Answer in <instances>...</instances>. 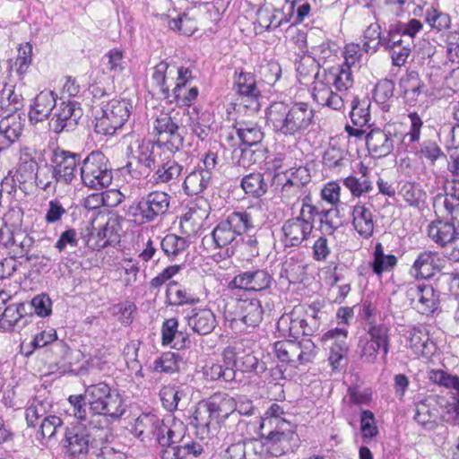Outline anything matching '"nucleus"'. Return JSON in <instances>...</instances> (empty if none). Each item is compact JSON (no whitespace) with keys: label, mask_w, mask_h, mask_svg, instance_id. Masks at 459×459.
I'll use <instances>...</instances> for the list:
<instances>
[{"label":"nucleus","mask_w":459,"mask_h":459,"mask_svg":"<svg viewBox=\"0 0 459 459\" xmlns=\"http://www.w3.org/2000/svg\"><path fill=\"white\" fill-rule=\"evenodd\" d=\"M85 398L91 414L89 424L94 428H103L100 425L101 421L108 425L109 420L120 419L126 411L125 400L120 394L103 382L87 386Z\"/></svg>","instance_id":"obj_1"},{"label":"nucleus","mask_w":459,"mask_h":459,"mask_svg":"<svg viewBox=\"0 0 459 459\" xmlns=\"http://www.w3.org/2000/svg\"><path fill=\"white\" fill-rule=\"evenodd\" d=\"M302 204L297 216L286 220L281 227V241L285 247H299L308 239L313 229L317 208L311 204V197L301 199Z\"/></svg>","instance_id":"obj_2"},{"label":"nucleus","mask_w":459,"mask_h":459,"mask_svg":"<svg viewBox=\"0 0 459 459\" xmlns=\"http://www.w3.org/2000/svg\"><path fill=\"white\" fill-rule=\"evenodd\" d=\"M182 429V421L172 419L161 420L154 414L143 413L134 420L131 432L143 441L154 439L157 443L168 441L169 438L178 437Z\"/></svg>","instance_id":"obj_3"},{"label":"nucleus","mask_w":459,"mask_h":459,"mask_svg":"<svg viewBox=\"0 0 459 459\" xmlns=\"http://www.w3.org/2000/svg\"><path fill=\"white\" fill-rule=\"evenodd\" d=\"M254 228V220L247 211L233 212L219 221L211 233L216 248L237 243L240 237Z\"/></svg>","instance_id":"obj_4"},{"label":"nucleus","mask_w":459,"mask_h":459,"mask_svg":"<svg viewBox=\"0 0 459 459\" xmlns=\"http://www.w3.org/2000/svg\"><path fill=\"white\" fill-rule=\"evenodd\" d=\"M170 200L164 191H152L129 205L126 214L138 224L153 222L167 213Z\"/></svg>","instance_id":"obj_5"},{"label":"nucleus","mask_w":459,"mask_h":459,"mask_svg":"<svg viewBox=\"0 0 459 459\" xmlns=\"http://www.w3.org/2000/svg\"><path fill=\"white\" fill-rule=\"evenodd\" d=\"M132 109V103L126 99L111 100L95 117V133L104 136L114 135L128 120Z\"/></svg>","instance_id":"obj_6"},{"label":"nucleus","mask_w":459,"mask_h":459,"mask_svg":"<svg viewBox=\"0 0 459 459\" xmlns=\"http://www.w3.org/2000/svg\"><path fill=\"white\" fill-rule=\"evenodd\" d=\"M80 176L83 186L96 190L108 187L113 179L108 160L99 151L91 152L82 161Z\"/></svg>","instance_id":"obj_7"},{"label":"nucleus","mask_w":459,"mask_h":459,"mask_svg":"<svg viewBox=\"0 0 459 459\" xmlns=\"http://www.w3.org/2000/svg\"><path fill=\"white\" fill-rule=\"evenodd\" d=\"M178 111H165L156 108L152 117V132L158 136L159 142L166 144L171 151H178L183 146L184 138L179 132L177 120Z\"/></svg>","instance_id":"obj_8"},{"label":"nucleus","mask_w":459,"mask_h":459,"mask_svg":"<svg viewBox=\"0 0 459 459\" xmlns=\"http://www.w3.org/2000/svg\"><path fill=\"white\" fill-rule=\"evenodd\" d=\"M264 437L263 449L273 456H281L293 449L296 441L295 426L292 423H281L278 427H273Z\"/></svg>","instance_id":"obj_9"},{"label":"nucleus","mask_w":459,"mask_h":459,"mask_svg":"<svg viewBox=\"0 0 459 459\" xmlns=\"http://www.w3.org/2000/svg\"><path fill=\"white\" fill-rule=\"evenodd\" d=\"M50 163L56 175V183L70 185L76 178L78 167H81V157L79 154L56 149L53 151Z\"/></svg>","instance_id":"obj_10"},{"label":"nucleus","mask_w":459,"mask_h":459,"mask_svg":"<svg viewBox=\"0 0 459 459\" xmlns=\"http://www.w3.org/2000/svg\"><path fill=\"white\" fill-rule=\"evenodd\" d=\"M398 134L394 125H386L383 129L373 128L366 135V144L375 157H385L394 150Z\"/></svg>","instance_id":"obj_11"},{"label":"nucleus","mask_w":459,"mask_h":459,"mask_svg":"<svg viewBox=\"0 0 459 459\" xmlns=\"http://www.w3.org/2000/svg\"><path fill=\"white\" fill-rule=\"evenodd\" d=\"M234 90L243 106L251 112L260 109L261 92L257 88L255 76L251 73L240 72L234 79Z\"/></svg>","instance_id":"obj_12"},{"label":"nucleus","mask_w":459,"mask_h":459,"mask_svg":"<svg viewBox=\"0 0 459 459\" xmlns=\"http://www.w3.org/2000/svg\"><path fill=\"white\" fill-rule=\"evenodd\" d=\"M47 347H49L50 351L57 356L65 355L69 350L64 341L57 339L55 329L44 330L35 334L29 343L23 342L21 345V350L26 357H29L35 350Z\"/></svg>","instance_id":"obj_13"},{"label":"nucleus","mask_w":459,"mask_h":459,"mask_svg":"<svg viewBox=\"0 0 459 459\" xmlns=\"http://www.w3.org/2000/svg\"><path fill=\"white\" fill-rule=\"evenodd\" d=\"M446 264L445 259L438 252L421 251L410 269V273L416 279H429L440 272Z\"/></svg>","instance_id":"obj_14"},{"label":"nucleus","mask_w":459,"mask_h":459,"mask_svg":"<svg viewBox=\"0 0 459 459\" xmlns=\"http://www.w3.org/2000/svg\"><path fill=\"white\" fill-rule=\"evenodd\" d=\"M82 116V109L76 102H61L53 114L49 122L51 129L59 134L63 131L73 130Z\"/></svg>","instance_id":"obj_15"},{"label":"nucleus","mask_w":459,"mask_h":459,"mask_svg":"<svg viewBox=\"0 0 459 459\" xmlns=\"http://www.w3.org/2000/svg\"><path fill=\"white\" fill-rule=\"evenodd\" d=\"M312 98L319 105L328 107L333 110H342L344 108L343 97L332 90V85L325 80L322 74L315 76L312 87Z\"/></svg>","instance_id":"obj_16"},{"label":"nucleus","mask_w":459,"mask_h":459,"mask_svg":"<svg viewBox=\"0 0 459 459\" xmlns=\"http://www.w3.org/2000/svg\"><path fill=\"white\" fill-rule=\"evenodd\" d=\"M348 331L344 328H334L327 331L321 338L330 349L329 362L333 369L340 366L341 360L348 352L346 343Z\"/></svg>","instance_id":"obj_17"},{"label":"nucleus","mask_w":459,"mask_h":459,"mask_svg":"<svg viewBox=\"0 0 459 459\" xmlns=\"http://www.w3.org/2000/svg\"><path fill=\"white\" fill-rule=\"evenodd\" d=\"M264 313L262 302L258 299L240 298L236 303L234 319L248 327H255L262 322Z\"/></svg>","instance_id":"obj_18"},{"label":"nucleus","mask_w":459,"mask_h":459,"mask_svg":"<svg viewBox=\"0 0 459 459\" xmlns=\"http://www.w3.org/2000/svg\"><path fill=\"white\" fill-rule=\"evenodd\" d=\"M272 275L265 270L246 271L237 274L230 282L233 289L260 291L270 287Z\"/></svg>","instance_id":"obj_19"},{"label":"nucleus","mask_w":459,"mask_h":459,"mask_svg":"<svg viewBox=\"0 0 459 459\" xmlns=\"http://www.w3.org/2000/svg\"><path fill=\"white\" fill-rule=\"evenodd\" d=\"M267 125L277 134L294 136L289 106L283 102H274L266 111Z\"/></svg>","instance_id":"obj_20"},{"label":"nucleus","mask_w":459,"mask_h":459,"mask_svg":"<svg viewBox=\"0 0 459 459\" xmlns=\"http://www.w3.org/2000/svg\"><path fill=\"white\" fill-rule=\"evenodd\" d=\"M24 118L17 112L6 114L0 120V151L15 143L22 135Z\"/></svg>","instance_id":"obj_21"},{"label":"nucleus","mask_w":459,"mask_h":459,"mask_svg":"<svg viewBox=\"0 0 459 459\" xmlns=\"http://www.w3.org/2000/svg\"><path fill=\"white\" fill-rule=\"evenodd\" d=\"M278 329L290 337L297 338L307 335V318H305V307L296 306L289 314L282 315L278 323Z\"/></svg>","instance_id":"obj_22"},{"label":"nucleus","mask_w":459,"mask_h":459,"mask_svg":"<svg viewBox=\"0 0 459 459\" xmlns=\"http://www.w3.org/2000/svg\"><path fill=\"white\" fill-rule=\"evenodd\" d=\"M208 206L205 200L201 204H194L180 219V228L183 233L187 236L195 235L203 227L204 220L209 215Z\"/></svg>","instance_id":"obj_23"},{"label":"nucleus","mask_w":459,"mask_h":459,"mask_svg":"<svg viewBox=\"0 0 459 459\" xmlns=\"http://www.w3.org/2000/svg\"><path fill=\"white\" fill-rule=\"evenodd\" d=\"M351 224L359 237L368 239L375 230V221L371 210L365 204L358 203L351 210Z\"/></svg>","instance_id":"obj_24"},{"label":"nucleus","mask_w":459,"mask_h":459,"mask_svg":"<svg viewBox=\"0 0 459 459\" xmlns=\"http://www.w3.org/2000/svg\"><path fill=\"white\" fill-rule=\"evenodd\" d=\"M189 419L190 424L203 437L218 429L219 422L213 416L208 403H199Z\"/></svg>","instance_id":"obj_25"},{"label":"nucleus","mask_w":459,"mask_h":459,"mask_svg":"<svg viewBox=\"0 0 459 459\" xmlns=\"http://www.w3.org/2000/svg\"><path fill=\"white\" fill-rule=\"evenodd\" d=\"M186 319L192 331L200 335L211 333L217 324L214 313L209 308H194Z\"/></svg>","instance_id":"obj_26"},{"label":"nucleus","mask_w":459,"mask_h":459,"mask_svg":"<svg viewBox=\"0 0 459 459\" xmlns=\"http://www.w3.org/2000/svg\"><path fill=\"white\" fill-rule=\"evenodd\" d=\"M293 134L304 132L313 123L315 111L307 102H296L289 107Z\"/></svg>","instance_id":"obj_27"},{"label":"nucleus","mask_w":459,"mask_h":459,"mask_svg":"<svg viewBox=\"0 0 459 459\" xmlns=\"http://www.w3.org/2000/svg\"><path fill=\"white\" fill-rule=\"evenodd\" d=\"M263 444L251 439L232 444L226 450V459H261Z\"/></svg>","instance_id":"obj_28"},{"label":"nucleus","mask_w":459,"mask_h":459,"mask_svg":"<svg viewBox=\"0 0 459 459\" xmlns=\"http://www.w3.org/2000/svg\"><path fill=\"white\" fill-rule=\"evenodd\" d=\"M90 435L82 426L68 428L65 431V446L72 455L88 452Z\"/></svg>","instance_id":"obj_29"},{"label":"nucleus","mask_w":459,"mask_h":459,"mask_svg":"<svg viewBox=\"0 0 459 459\" xmlns=\"http://www.w3.org/2000/svg\"><path fill=\"white\" fill-rule=\"evenodd\" d=\"M322 74L325 76V80L339 92L346 91L353 85V74L348 66L342 65L332 66L325 69Z\"/></svg>","instance_id":"obj_30"},{"label":"nucleus","mask_w":459,"mask_h":459,"mask_svg":"<svg viewBox=\"0 0 459 459\" xmlns=\"http://www.w3.org/2000/svg\"><path fill=\"white\" fill-rule=\"evenodd\" d=\"M186 126H188L192 134L199 139L204 140L210 132V115L201 112L195 107L189 108L186 111Z\"/></svg>","instance_id":"obj_31"},{"label":"nucleus","mask_w":459,"mask_h":459,"mask_svg":"<svg viewBox=\"0 0 459 459\" xmlns=\"http://www.w3.org/2000/svg\"><path fill=\"white\" fill-rule=\"evenodd\" d=\"M428 235L436 244L446 247L458 233L455 230L454 223L435 221L429 225Z\"/></svg>","instance_id":"obj_32"},{"label":"nucleus","mask_w":459,"mask_h":459,"mask_svg":"<svg viewBox=\"0 0 459 459\" xmlns=\"http://www.w3.org/2000/svg\"><path fill=\"white\" fill-rule=\"evenodd\" d=\"M398 263L394 255H385L384 247L380 242L376 243L373 251V259L369 265L377 277H382L383 273L391 272Z\"/></svg>","instance_id":"obj_33"},{"label":"nucleus","mask_w":459,"mask_h":459,"mask_svg":"<svg viewBox=\"0 0 459 459\" xmlns=\"http://www.w3.org/2000/svg\"><path fill=\"white\" fill-rule=\"evenodd\" d=\"M56 106V98L53 91H43L35 98L31 110L30 111V120L37 122L47 118Z\"/></svg>","instance_id":"obj_34"},{"label":"nucleus","mask_w":459,"mask_h":459,"mask_svg":"<svg viewBox=\"0 0 459 459\" xmlns=\"http://www.w3.org/2000/svg\"><path fill=\"white\" fill-rule=\"evenodd\" d=\"M208 404L219 423L228 419L238 407L237 400L229 394L214 395Z\"/></svg>","instance_id":"obj_35"},{"label":"nucleus","mask_w":459,"mask_h":459,"mask_svg":"<svg viewBox=\"0 0 459 459\" xmlns=\"http://www.w3.org/2000/svg\"><path fill=\"white\" fill-rule=\"evenodd\" d=\"M236 130L244 145L262 147L261 142L264 134L256 123L252 121L240 122L238 124Z\"/></svg>","instance_id":"obj_36"},{"label":"nucleus","mask_w":459,"mask_h":459,"mask_svg":"<svg viewBox=\"0 0 459 459\" xmlns=\"http://www.w3.org/2000/svg\"><path fill=\"white\" fill-rule=\"evenodd\" d=\"M245 145L233 151L232 159L234 162L243 168H249L251 165L260 163L265 159V150L263 147Z\"/></svg>","instance_id":"obj_37"},{"label":"nucleus","mask_w":459,"mask_h":459,"mask_svg":"<svg viewBox=\"0 0 459 459\" xmlns=\"http://www.w3.org/2000/svg\"><path fill=\"white\" fill-rule=\"evenodd\" d=\"M212 179V174L206 170L195 169L190 172L184 181V188L187 195L201 194L206 189Z\"/></svg>","instance_id":"obj_38"},{"label":"nucleus","mask_w":459,"mask_h":459,"mask_svg":"<svg viewBox=\"0 0 459 459\" xmlns=\"http://www.w3.org/2000/svg\"><path fill=\"white\" fill-rule=\"evenodd\" d=\"M163 22L173 31L179 32L183 35L191 36L197 30V22L195 18L190 17L187 13H183L178 18H170L168 15H160Z\"/></svg>","instance_id":"obj_39"},{"label":"nucleus","mask_w":459,"mask_h":459,"mask_svg":"<svg viewBox=\"0 0 459 459\" xmlns=\"http://www.w3.org/2000/svg\"><path fill=\"white\" fill-rule=\"evenodd\" d=\"M240 186L247 195L255 198L264 195L268 190V185L260 172L246 175L242 178Z\"/></svg>","instance_id":"obj_40"},{"label":"nucleus","mask_w":459,"mask_h":459,"mask_svg":"<svg viewBox=\"0 0 459 459\" xmlns=\"http://www.w3.org/2000/svg\"><path fill=\"white\" fill-rule=\"evenodd\" d=\"M203 374L207 380H221L230 383L236 378V370L232 367H225L220 363L209 362L203 368Z\"/></svg>","instance_id":"obj_41"},{"label":"nucleus","mask_w":459,"mask_h":459,"mask_svg":"<svg viewBox=\"0 0 459 459\" xmlns=\"http://www.w3.org/2000/svg\"><path fill=\"white\" fill-rule=\"evenodd\" d=\"M186 433V428L182 423V429L178 437L169 438V435H166L165 439L168 438L167 442L158 443L160 446V459H185V452L180 447Z\"/></svg>","instance_id":"obj_42"},{"label":"nucleus","mask_w":459,"mask_h":459,"mask_svg":"<svg viewBox=\"0 0 459 459\" xmlns=\"http://www.w3.org/2000/svg\"><path fill=\"white\" fill-rule=\"evenodd\" d=\"M118 229L117 219L115 217L108 218L107 222L97 232L96 238L98 240L93 246V248H103L112 242L117 241L119 237Z\"/></svg>","instance_id":"obj_43"},{"label":"nucleus","mask_w":459,"mask_h":459,"mask_svg":"<svg viewBox=\"0 0 459 459\" xmlns=\"http://www.w3.org/2000/svg\"><path fill=\"white\" fill-rule=\"evenodd\" d=\"M370 102L368 100H359L355 98L351 102V111L350 113V117L352 124L355 126L359 127H369L368 124L370 121V112H369Z\"/></svg>","instance_id":"obj_44"},{"label":"nucleus","mask_w":459,"mask_h":459,"mask_svg":"<svg viewBox=\"0 0 459 459\" xmlns=\"http://www.w3.org/2000/svg\"><path fill=\"white\" fill-rule=\"evenodd\" d=\"M152 79L160 89L164 98H169V88L172 86V83H169V80H171L170 65L166 62H160L155 65L153 67Z\"/></svg>","instance_id":"obj_45"},{"label":"nucleus","mask_w":459,"mask_h":459,"mask_svg":"<svg viewBox=\"0 0 459 459\" xmlns=\"http://www.w3.org/2000/svg\"><path fill=\"white\" fill-rule=\"evenodd\" d=\"M24 305L22 303H5L0 316V328L11 330L22 317Z\"/></svg>","instance_id":"obj_46"},{"label":"nucleus","mask_w":459,"mask_h":459,"mask_svg":"<svg viewBox=\"0 0 459 459\" xmlns=\"http://www.w3.org/2000/svg\"><path fill=\"white\" fill-rule=\"evenodd\" d=\"M167 302L170 306H182L185 304H195L199 301L198 298L194 297L191 293L186 290L178 288L176 281H170L169 283L166 291Z\"/></svg>","instance_id":"obj_47"},{"label":"nucleus","mask_w":459,"mask_h":459,"mask_svg":"<svg viewBox=\"0 0 459 459\" xmlns=\"http://www.w3.org/2000/svg\"><path fill=\"white\" fill-rule=\"evenodd\" d=\"M420 304H416V308L421 314H429L437 308L439 295L432 285L422 284Z\"/></svg>","instance_id":"obj_48"},{"label":"nucleus","mask_w":459,"mask_h":459,"mask_svg":"<svg viewBox=\"0 0 459 459\" xmlns=\"http://www.w3.org/2000/svg\"><path fill=\"white\" fill-rule=\"evenodd\" d=\"M36 186L44 191H53L56 186V175L51 163L38 167L33 181Z\"/></svg>","instance_id":"obj_49"},{"label":"nucleus","mask_w":459,"mask_h":459,"mask_svg":"<svg viewBox=\"0 0 459 459\" xmlns=\"http://www.w3.org/2000/svg\"><path fill=\"white\" fill-rule=\"evenodd\" d=\"M343 185L352 196L359 198L373 190V181L369 178L349 176L343 179Z\"/></svg>","instance_id":"obj_50"},{"label":"nucleus","mask_w":459,"mask_h":459,"mask_svg":"<svg viewBox=\"0 0 459 459\" xmlns=\"http://www.w3.org/2000/svg\"><path fill=\"white\" fill-rule=\"evenodd\" d=\"M424 19L427 24L437 31L446 30L451 26L450 16L434 7L426 9Z\"/></svg>","instance_id":"obj_51"},{"label":"nucleus","mask_w":459,"mask_h":459,"mask_svg":"<svg viewBox=\"0 0 459 459\" xmlns=\"http://www.w3.org/2000/svg\"><path fill=\"white\" fill-rule=\"evenodd\" d=\"M182 167L173 160H168L161 165L158 166V169L154 174L155 183H169L170 181L177 179L181 174Z\"/></svg>","instance_id":"obj_52"},{"label":"nucleus","mask_w":459,"mask_h":459,"mask_svg":"<svg viewBox=\"0 0 459 459\" xmlns=\"http://www.w3.org/2000/svg\"><path fill=\"white\" fill-rule=\"evenodd\" d=\"M394 83L391 80H382L375 87L374 99L376 102L382 106L383 110H388L389 102L394 97Z\"/></svg>","instance_id":"obj_53"},{"label":"nucleus","mask_w":459,"mask_h":459,"mask_svg":"<svg viewBox=\"0 0 459 459\" xmlns=\"http://www.w3.org/2000/svg\"><path fill=\"white\" fill-rule=\"evenodd\" d=\"M283 21L284 17L280 10H270L268 7H264L257 12V22L266 30L280 27Z\"/></svg>","instance_id":"obj_54"},{"label":"nucleus","mask_w":459,"mask_h":459,"mask_svg":"<svg viewBox=\"0 0 459 459\" xmlns=\"http://www.w3.org/2000/svg\"><path fill=\"white\" fill-rule=\"evenodd\" d=\"M363 39L364 52H377L381 46V44H378V41L384 39V37H382L380 25L377 22L370 23L364 31Z\"/></svg>","instance_id":"obj_55"},{"label":"nucleus","mask_w":459,"mask_h":459,"mask_svg":"<svg viewBox=\"0 0 459 459\" xmlns=\"http://www.w3.org/2000/svg\"><path fill=\"white\" fill-rule=\"evenodd\" d=\"M369 341L382 348L383 358L385 359L389 351V328L385 325H375L368 330Z\"/></svg>","instance_id":"obj_56"},{"label":"nucleus","mask_w":459,"mask_h":459,"mask_svg":"<svg viewBox=\"0 0 459 459\" xmlns=\"http://www.w3.org/2000/svg\"><path fill=\"white\" fill-rule=\"evenodd\" d=\"M316 214L319 215L320 229L325 234H333L341 225L339 211L336 208L317 211Z\"/></svg>","instance_id":"obj_57"},{"label":"nucleus","mask_w":459,"mask_h":459,"mask_svg":"<svg viewBox=\"0 0 459 459\" xmlns=\"http://www.w3.org/2000/svg\"><path fill=\"white\" fill-rule=\"evenodd\" d=\"M325 312L321 310L319 303H312L305 307V318H307V336L312 335L321 325V321L325 316Z\"/></svg>","instance_id":"obj_58"},{"label":"nucleus","mask_w":459,"mask_h":459,"mask_svg":"<svg viewBox=\"0 0 459 459\" xmlns=\"http://www.w3.org/2000/svg\"><path fill=\"white\" fill-rule=\"evenodd\" d=\"M170 76L171 81L175 82L173 92L176 99H179L181 96V91L183 87L192 80V72L187 67H178L170 65Z\"/></svg>","instance_id":"obj_59"},{"label":"nucleus","mask_w":459,"mask_h":459,"mask_svg":"<svg viewBox=\"0 0 459 459\" xmlns=\"http://www.w3.org/2000/svg\"><path fill=\"white\" fill-rule=\"evenodd\" d=\"M62 420L56 415H48L42 420L39 425V434L42 439L47 441L43 443V445H47L48 441L55 437L56 433L62 428Z\"/></svg>","instance_id":"obj_60"},{"label":"nucleus","mask_w":459,"mask_h":459,"mask_svg":"<svg viewBox=\"0 0 459 459\" xmlns=\"http://www.w3.org/2000/svg\"><path fill=\"white\" fill-rule=\"evenodd\" d=\"M107 67L113 77L120 75L125 68L124 51L119 48H112L105 54Z\"/></svg>","instance_id":"obj_61"},{"label":"nucleus","mask_w":459,"mask_h":459,"mask_svg":"<svg viewBox=\"0 0 459 459\" xmlns=\"http://www.w3.org/2000/svg\"><path fill=\"white\" fill-rule=\"evenodd\" d=\"M160 246L168 256H176L187 247V241L175 234H168L163 238Z\"/></svg>","instance_id":"obj_62"},{"label":"nucleus","mask_w":459,"mask_h":459,"mask_svg":"<svg viewBox=\"0 0 459 459\" xmlns=\"http://www.w3.org/2000/svg\"><path fill=\"white\" fill-rule=\"evenodd\" d=\"M409 344L415 354L428 356L429 336L420 328H413L410 332Z\"/></svg>","instance_id":"obj_63"},{"label":"nucleus","mask_w":459,"mask_h":459,"mask_svg":"<svg viewBox=\"0 0 459 459\" xmlns=\"http://www.w3.org/2000/svg\"><path fill=\"white\" fill-rule=\"evenodd\" d=\"M401 195L408 204L415 207H420L426 198L425 192L418 185L409 182L403 186Z\"/></svg>","instance_id":"obj_64"}]
</instances>
